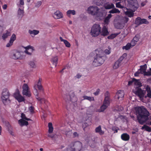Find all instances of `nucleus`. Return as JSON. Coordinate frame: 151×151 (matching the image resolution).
I'll use <instances>...</instances> for the list:
<instances>
[{"label":"nucleus","mask_w":151,"mask_h":151,"mask_svg":"<svg viewBox=\"0 0 151 151\" xmlns=\"http://www.w3.org/2000/svg\"><path fill=\"white\" fill-rule=\"evenodd\" d=\"M127 1L130 5H131L132 6H135V7L136 8V9L137 8V7L135 6L137 3V1L136 0H127Z\"/></svg>","instance_id":"25"},{"label":"nucleus","mask_w":151,"mask_h":151,"mask_svg":"<svg viewBox=\"0 0 151 151\" xmlns=\"http://www.w3.org/2000/svg\"><path fill=\"white\" fill-rule=\"evenodd\" d=\"M21 117L22 119H23L27 121H29L30 120V119L27 118L26 117L25 114L24 113H22L21 114Z\"/></svg>","instance_id":"43"},{"label":"nucleus","mask_w":151,"mask_h":151,"mask_svg":"<svg viewBox=\"0 0 151 151\" xmlns=\"http://www.w3.org/2000/svg\"><path fill=\"white\" fill-rule=\"evenodd\" d=\"M29 110L31 114H33L34 113V108L33 106H30L29 107Z\"/></svg>","instance_id":"45"},{"label":"nucleus","mask_w":151,"mask_h":151,"mask_svg":"<svg viewBox=\"0 0 151 151\" xmlns=\"http://www.w3.org/2000/svg\"><path fill=\"white\" fill-rule=\"evenodd\" d=\"M21 56L20 52L16 50H14L12 53L11 57L14 59L16 60L19 59Z\"/></svg>","instance_id":"12"},{"label":"nucleus","mask_w":151,"mask_h":151,"mask_svg":"<svg viewBox=\"0 0 151 151\" xmlns=\"http://www.w3.org/2000/svg\"><path fill=\"white\" fill-rule=\"evenodd\" d=\"M42 4V2L41 1H39L37 2L35 5L36 7H39Z\"/></svg>","instance_id":"52"},{"label":"nucleus","mask_w":151,"mask_h":151,"mask_svg":"<svg viewBox=\"0 0 151 151\" xmlns=\"http://www.w3.org/2000/svg\"><path fill=\"white\" fill-rule=\"evenodd\" d=\"M133 40L135 42H137L138 40V39L137 37H134Z\"/></svg>","instance_id":"60"},{"label":"nucleus","mask_w":151,"mask_h":151,"mask_svg":"<svg viewBox=\"0 0 151 151\" xmlns=\"http://www.w3.org/2000/svg\"><path fill=\"white\" fill-rule=\"evenodd\" d=\"M111 48L109 47L108 48V49H106L104 51V53L106 55H109L111 53Z\"/></svg>","instance_id":"44"},{"label":"nucleus","mask_w":151,"mask_h":151,"mask_svg":"<svg viewBox=\"0 0 151 151\" xmlns=\"http://www.w3.org/2000/svg\"><path fill=\"white\" fill-rule=\"evenodd\" d=\"M129 20L128 18L127 17H123L122 19V20L124 23H127Z\"/></svg>","instance_id":"47"},{"label":"nucleus","mask_w":151,"mask_h":151,"mask_svg":"<svg viewBox=\"0 0 151 151\" xmlns=\"http://www.w3.org/2000/svg\"><path fill=\"white\" fill-rule=\"evenodd\" d=\"M83 98L84 100H87L90 101H94V98L93 97L88 96H83Z\"/></svg>","instance_id":"33"},{"label":"nucleus","mask_w":151,"mask_h":151,"mask_svg":"<svg viewBox=\"0 0 151 151\" xmlns=\"http://www.w3.org/2000/svg\"><path fill=\"white\" fill-rule=\"evenodd\" d=\"M24 48L25 49V50L24 51L25 52L29 55H31L32 52L34 50L33 47L30 45L25 47Z\"/></svg>","instance_id":"13"},{"label":"nucleus","mask_w":151,"mask_h":151,"mask_svg":"<svg viewBox=\"0 0 151 151\" xmlns=\"http://www.w3.org/2000/svg\"><path fill=\"white\" fill-rule=\"evenodd\" d=\"M53 16L55 19H59L63 18V14L60 12L57 11L55 12Z\"/></svg>","instance_id":"17"},{"label":"nucleus","mask_w":151,"mask_h":151,"mask_svg":"<svg viewBox=\"0 0 151 151\" xmlns=\"http://www.w3.org/2000/svg\"><path fill=\"white\" fill-rule=\"evenodd\" d=\"M73 135L74 137H78V134L77 132H75L73 134Z\"/></svg>","instance_id":"59"},{"label":"nucleus","mask_w":151,"mask_h":151,"mask_svg":"<svg viewBox=\"0 0 151 151\" xmlns=\"http://www.w3.org/2000/svg\"><path fill=\"white\" fill-rule=\"evenodd\" d=\"M112 15L110 14H108L107 16L105 18L104 20V22L106 24H108L109 22L110 19L112 17Z\"/></svg>","instance_id":"29"},{"label":"nucleus","mask_w":151,"mask_h":151,"mask_svg":"<svg viewBox=\"0 0 151 151\" xmlns=\"http://www.w3.org/2000/svg\"><path fill=\"white\" fill-rule=\"evenodd\" d=\"M147 3V2H142L141 3V6H144L146 4V3Z\"/></svg>","instance_id":"62"},{"label":"nucleus","mask_w":151,"mask_h":151,"mask_svg":"<svg viewBox=\"0 0 151 151\" xmlns=\"http://www.w3.org/2000/svg\"><path fill=\"white\" fill-rule=\"evenodd\" d=\"M82 148V144L79 141H76L71 143L69 148L64 151H80Z\"/></svg>","instance_id":"5"},{"label":"nucleus","mask_w":151,"mask_h":151,"mask_svg":"<svg viewBox=\"0 0 151 151\" xmlns=\"http://www.w3.org/2000/svg\"><path fill=\"white\" fill-rule=\"evenodd\" d=\"M124 14L128 17H131L134 16L133 11L129 10L127 8H124Z\"/></svg>","instance_id":"15"},{"label":"nucleus","mask_w":151,"mask_h":151,"mask_svg":"<svg viewBox=\"0 0 151 151\" xmlns=\"http://www.w3.org/2000/svg\"><path fill=\"white\" fill-rule=\"evenodd\" d=\"M133 80L132 81H129L128 83V85L129 86H130L131 85L132 83H133Z\"/></svg>","instance_id":"61"},{"label":"nucleus","mask_w":151,"mask_h":151,"mask_svg":"<svg viewBox=\"0 0 151 151\" xmlns=\"http://www.w3.org/2000/svg\"><path fill=\"white\" fill-rule=\"evenodd\" d=\"M82 76V75H81L79 73H78L77 74L76 76V77L77 78H80Z\"/></svg>","instance_id":"58"},{"label":"nucleus","mask_w":151,"mask_h":151,"mask_svg":"<svg viewBox=\"0 0 151 151\" xmlns=\"http://www.w3.org/2000/svg\"><path fill=\"white\" fill-rule=\"evenodd\" d=\"M149 22L146 19H142L140 17H137L135 19V24L138 25H139L143 24H148Z\"/></svg>","instance_id":"10"},{"label":"nucleus","mask_w":151,"mask_h":151,"mask_svg":"<svg viewBox=\"0 0 151 151\" xmlns=\"http://www.w3.org/2000/svg\"><path fill=\"white\" fill-rule=\"evenodd\" d=\"M11 35L10 32L8 31H6V33L3 34L2 36V38L4 40H5L7 37Z\"/></svg>","instance_id":"34"},{"label":"nucleus","mask_w":151,"mask_h":151,"mask_svg":"<svg viewBox=\"0 0 151 151\" xmlns=\"http://www.w3.org/2000/svg\"><path fill=\"white\" fill-rule=\"evenodd\" d=\"M136 114L138 123L141 125L145 123L151 116L149 117L150 113L144 106H139L136 109Z\"/></svg>","instance_id":"1"},{"label":"nucleus","mask_w":151,"mask_h":151,"mask_svg":"<svg viewBox=\"0 0 151 151\" xmlns=\"http://www.w3.org/2000/svg\"><path fill=\"white\" fill-rule=\"evenodd\" d=\"M48 127L49 128L48 132L50 133H52L53 130V127L52 123L49 122L48 123Z\"/></svg>","instance_id":"31"},{"label":"nucleus","mask_w":151,"mask_h":151,"mask_svg":"<svg viewBox=\"0 0 151 151\" xmlns=\"http://www.w3.org/2000/svg\"><path fill=\"white\" fill-rule=\"evenodd\" d=\"M3 8L4 9H6L7 7V5L6 4H4L3 6Z\"/></svg>","instance_id":"64"},{"label":"nucleus","mask_w":151,"mask_h":151,"mask_svg":"<svg viewBox=\"0 0 151 151\" xmlns=\"http://www.w3.org/2000/svg\"><path fill=\"white\" fill-rule=\"evenodd\" d=\"M124 96V91L122 90L118 91L116 93L115 97L120 100H122Z\"/></svg>","instance_id":"16"},{"label":"nucleus","mask_w":151,"mask_h":151,"mask_svg":"<svg viewBox=\"0 0 151 151\" xmlns=\"http://www.w3.org/2000/svg\"><path fill=\"white\" fill-rule=\"evenodd\" d=\"M108 106L104 104L101 106L100 109L98 110L99 112H103L108 107Z\"/></svg>","instance_id":"28"},{"label":"nucleus","mask_w":151,"mask_h":151,"mask_svg":"<svg viewBox=\"0 0 151 151\" xmlns=\"http://www.w3.org/2000/svg\"><path fill=\"white\" fill-rule=\"evenodd\" d=\"M94 4L98 6L101 5L103 4L106 2L105 0H93Z\"/></svg>","instance_id":"22"},{"label":"nucleus","mask_w":151,"mask_h":151,"mask_svg":"<svg viewBox=\"0 0 151 151\" xmlns=\"http://www.w3.org/2000/svg\"><path fill=\"white\" fill-rule=\"evenodd\" d=\"M115 26L117 29H121L123 28V26L120 22H118L115 24Z\"/></svg>","instance_id":"36"},{"label":"nucleus","mask_w":151,"mask_h":151,"mask_svg":"<svg viewBox=\"0 0 151 151\" xmlns=\"http://www.w3.org/2000/svg\"><path fill=\"white\" fill-rule=\"evenodd\" d=\"M29 65L32 68H35L36 67V65L35 63L33 61H30L29 63Z\"/></svg>","instance_id":"46"},{"label":"nucleus","mask_w":151,"mask_h":151,"mask_svg":"<svg viewBox=\"0 0 151 151\" xmlns=\"http://www.w3.org/2000/svg\"><path fill=\"white\" fill-rule=\"evenodd\" d=\"M24 0H20V4L22 5L24 4Z\"/></svg>","instance_id":"63"},{"label":"nucleus","mask_w":151,"mask_h":151,"mask_svg":"<svg viewBox=\"0 0 151 151\" xmlns=\"http://www.w3.org/2000/svg\"><path fill=\"white\" fill-rule=\"evenodd\" d=\"M146 74V76H151V68H150V71H148Z\"/></svg>","instance_id":"54"},{"label":"nucleus","mask_w":151,"mask_h":151,"mask_svg":"<svg viewBox=\"0 0 151 151\" xmlns=\"http://www.w3.org/2000/svg\"><path fill=\"white\" fill-rule=\"evenodd\" d=\"M100 90L99 89H97L96 92L93 93V94L95 96H97L98 95L99 93Z\"/></svg>","instance_id":"51"},{"label":"nucleus","mask_w":151,"mask_h":151,"mask_svg":"<svg viewBox=\"0 0 151 151\" xmlns=\"http://www.w3.org/2000/svg\"><path fill=\"white\" fill-rule=\"evenodd\" d=\"M110 104V98H108V97L105 98L103 104L108 106H109Z\"/></svg>","instance_id":"27"},{"label":"nucleus","mask_w":151,"mask_h":151,"mask_svg":"<svg viewBox=\"0 0 151 151\" xmlns=\"http://www.w3.org/2000/svg\"><path fill=\"white\" fill-rule=\"evenodd\" d=\"M109 96V93L108 91H106L105 93V98L108 97V98H110Z\"/></svg>","instance_id":"53"},{"label":"nucleus","mask_w":151,"mask_h":151,"mask_svg":"<svg viewBox=\"0 0 151 151\" xmlns=\"http://www.w3.org/2000/svg\"><path fill=\"white\" fill-rule=\"evenodd\" d=\"M16 37L14 34H13L10 38V41L14 42V41L16 40Z\"/></svg>","instance_id":"42"},{"label":"nucleus","mask_w":151,"mask_h":151,"mask_svg":"<svg viewBox=\"0 0 151 151\" xmlns=\"http://www.w3.org/2000/svg\"><path fill=\"white\" fill-rule=\"evenodd\" d=\"M113 9L110 11L109 12L110 14H114V13H118L119 14L120 13V11L118 9L115 8L114 7Z\"/></svg>","instance_id":"32"},{"label":"nucleus","mask_w":151,"mask_h":151,"mask_svg":"<svg viewBox=\"0 0 151 151\" xmlns=\"http://www.w3.org/2000/svg\"><path fill=\"white\" fill-rule=\"evenodd\" d=\"M131 44L128 43L126 46L123 47L122 48L123 49H125L126 50H128L130 49L131 47Z\"/></svg>","instance_id":"37"},{"label":"nucleus","mask_w":151,"mask_h":151,"mask_svg":"<svg viewBox=\"0 0 151 151\" xmlns=\"http://www.w3.org/2000/svg\"><path fill=\"white\" fill-rule=\"evenodd\" d=\"M116 7L117 8L124 9V8H126L125 7H124L123 6H122L120 2L116 3Z\"/></svg>","instance_id":"41"},{"label":"nucleus","mask_w":151,"mask_h":151,"mask_svg":"<svg viewBox=\"0 0 151 151\" xmlns=\"http://www.w3.org/2000/svg\"><path fill=\"white\" fill-rule=\"evenodd\" d=\"M14 98L19 102L24 101L25 99L24 97L22 96L18 93H16L14 94Z\"/></svg>","instance_id":"14"},{"label":"nucleus","mask_w":151,"mask_h":151,"mask_svg":"<svg viewBox=\"0 0 151 151\" xmlns=\"http://www.w3.org/2000/svg\"><path fill=\"white\" fill-rule=\"evenodd\" d=\"M76 14V12L74 10H68L67 12V14L68 16L70 17L71 14L74 15Z\"/></svg>","instance_id":"30"},{"label":"nucleus","mask_w":151,"mask_h":151,"mask_svg":"<svg viewBox=\"0 0 151 151\" xmlns=\"http://www.w3.org/2000/svg\"><path fill=\"white\" fill-rule=\"evenodd\" d=\"M8 131L10 133V134L14 136V133L13 132V131L12 130V129H9Z\"/></svg>","instance_id":"56"},{"label":"nucleus","mask_w":151,"mask_h":151,"mask_svg":"<svg viewBox=\"0 0 151 151\" xmlns=\"http://www.w3.org/2000/svg\"><path fill=\"white\" fill-rule=\"evenodd\" d=\"M114 4L111 3V4H108L106 5L105 7L106 9H110L114 8Z\"/></svg>","instance_id":"35"},{"label":"nucleus","mask_w":151,"mask_h":151,"mask_svg":"<svg viewBox=\"0 0 151 151\" xmlns=\"http://www.w3.org/2000/svg\"><path fill=\"white\" fill-rule=\"evenodd\" d=\"M22 93L23 95L30 97L31 94L29 90V87L27 83H24L22 86Z\"/></svg>","instance_id":"8"},{"label":"nucleus","mask_w":151,"mask_h":151,"mask_svg":"<svg viewBox=\"0 0 151 151\" xmlns=\"http://www.w3.org/2000/svg\"><path fill=\"white\" fill-rule=\"evenodd\" d=\"M140 73L141 74V72L138 70L137 72H136L134 74V76H138Z\"/></svg>","instance_id":"49"},{"label":"nucleus","mask_w":151,"mask_h":151,"mask_svg":"<svg viewBox=\"0 0 151 151\" xmlns=\"http://www.w3.org/2000/svg\"><path fill=\"white\" fill-rule=\"evenodd\" d=\"M117 35L116 34H112L110 35L107 37V38L109 39H112L115 38Z\"/></svg>","instance_id":"39"},{"label":"nucleus","mask_w":151,"mask_h":151,"mask_svg":"<svg viewBox=\"0 0 151 151\" xmlns=\"http://www.w3.org/2000/svg\"><path fill=\"white\" fill-rule=\"evenodd\" d=\"M147 68V65L145 64L143 65L140 66V68L139 69V70L141 72V74H144V76H146V74H147L146 73L147 72L146 71Z\"/></svg>","instance_id":"18"},{"label":"nucleus","mask_w":151,"mask_h":151,"mask_svg":"<svg viewBox=\"0 0 151 151\" xmlns=\"http://www.w3.org/2000/svg\"><path fill=\"white\" fill-rule=\"evenodd\" d=\"M145 93V91L142 90L141 88H139L134 92L136 95H137L141 99H143L144 97Z\"/></svg>","instance_id":"9"},{"label":"nucleus","mask_w":151,"mask_h":151,"mask_svg":"<svg viewBox=\"0 0 151 151\" xmlns=\"http://www.w3.org/2000/svg\"><path fill=\"white\" fill-rule=\"evenodd\" d=\"M133 129L134 130V131H132V134H135L136 132L138 131V129L137 128H136L135 129Z\"/></svg>","instance_id":"57"},{"label":"nucleus","mask_w":151,"mask_h":151,"mask_svg":"<svg viewBox=\"0 0 151 151\" xmlns=\"http://www.w3.org/2000/svg\"><path fill=\"white\" fill-rule=\"evenodd\" d=\"M121 138L123 141H127L130 139L129 135L127 133H124L121 135Z\"/></svg>","instance_id":"21"},{"label":"nucleus","mask_w":151,"mask_h":151,"mask_svg":"<svg viewBox=\"0 0 151 151\" xmlns=\"http://www.w3.org/2000/svg\"><path fill=\"white\" fill-rule=\"evenodd\" d=\"M13 42L9 40V42L7 44L6 46L7 47H10L12 45Z\"/></svg>","instance_id":"50"},{"label":"nucleus","mask_w":151,"mask_h":151,"mask_svg":"<svg viewBox=\"0 0 151 151\" xmlns=\"http://www.w3.org/2000/svg\"><path fill=\"white\" fill-rule=\"evenodd\" d=\"M29 32L30 34H34L35 35H37L38 34L39 32V31L38 30H34L32 31L29 30Z\"/></svg>","instance_id":"38"},{"label":"nucleus","mask_w":151,"mask_h":151,"mask_svg":"<svg viewBox=\"0 0 151 151\" xmlns=\"http://www.w3.org/2000/svg\"><path fill=\"white\" fill-rule=\"evenodd\" d=\"M18 123L21 126L24 125L27 126L28 124V122L22 119L19 120L18 121Z\"/></svg>","instance_id":"23"},{"label":"nucleus","mask_w":151,"mask_h":151,"mask_svg":"<svg viewBox=\"0 0 151 151\" xmlns=\"http://www.w3.org/2000/svg\"><path fill=\"white\" fill-rule=\"evenodd\" d=\"M124 55V54L123 56L120 57L119 58L115 63L113 66V68L114 69H116L118 68L121 65V61L124 58L123 56Z\"/></svg>","instance_id":"11"},{"label":"nucleus","mask_w":151,"mask_h":151,"mask_svg":"<svg viewBox=\"0 0 151 151\" xmlns=\"http://www.w3.org/2000/svg\"><path fill=\"white\" fill-rule=\"evenodd\" d=\"M64 43L66 47H70V44L67 40H65V42H64Z\"/></svg>","instance_id":"48"},{"label":"nucleus","mask_w":151,"mask_h":151,"mask_svg":"<svg viewBox=\"0 0 151 151\" xmlns=\"http://www.w3.org/2000/svg\"><path fill=\"white\" fill-rule=\"evenodd\" d=\"M10 94L9 91L7 89L3 90L2 93L1 99L3 103L6 105L8 104V103H9L10 101L9 99Z\"/></svg>","instance_id":"7"},{"label":"nucleus","mask_w":151,"mask_h":151,"mask_svg":"<svg viewBox=\"0 0 151 151\" xmlns=\"http://www.w3.org/2000/svg\"><path fill=\"white\" fill-rule=\"evenodd\" d=\"M58 57L55 56L51 60V61L53 64L55 65V66L56 67L58 63Z\"/></svg>","instance_id":"26"},{"label":"nucleus","mask_w":151,"mask_h":151,"mask_svg":"<svg viewBox=\"0 0 151 151\" xmlns=\"http://www.w3.org/2000/svg\"><path fill=\"white\" fill-rule=\"evenodd\" d=\"M101 33V27L99 24H95L91 27L90 32L91 35L93 37H96Z\"/></svg>","instance_id":"6"},{"label":"nucleus","mask_w":151,"mask_h":151,"mask_svg":"<svg viewBox=\"0 0 151 151\" xmlns=\"http://www.w3.org/2000/svg\"><path fill=\"white\" fill-rule=\"evenodd\" d=\"M109 33L107 28L106 26H104L102 31H101V35L103 36H107L109 35Z\"/></svg>","instance_id":"19"},{"label":"nucleus","mask_w":151,"mask_h":151,"mask_svg":"<svg viewBox=\"0 0 151 151\" xmlns=\"http://www.w3.org/2000/svg\"><path fill=\"white\" fill-rule=\"evenodd\" d=\"M95 132L96 133H99L100 135H102L104 134V132L101 130V126H99L95 129Z\"/></svg>","instance_id":"24"},{"label":"nucleus","mask_w":151,"mask_h":151,"mask_svg":"<svg viewBox=\"0 0 151 151\" xmlns=\"http://www.w3.org/2000/svg\"><path fill=\"white\" fill-rule=\"evenodd\" d=\"M95 51L96 55L94 57L93 65L94 67L99 66L104 63L106 59V56L103 51L100 49L96 50Z\"/></svg>","instance_id":"2"},{"label":"nucleus","mask_w":151,"mask_h":151,"mask_svg":"<svg viewBox=\"0 0 151 151\" xmlns=\"http://www.w3.org/2000/svg\"><path fill=\"white\" fill-rule=\"evenodd\" d=\"M87 11L89 14L96 18L101 19L103 17V12L96 6H89L88 8Z\"/></svg>","instance_id":"3"},{"label":"nucleus","mask_w":151,"mask_h":151,"mask_svg":"<svg viewBox=\"0 0 151 151\" xmlns=\"http://www.w3.org/2000/svg\"><path fill=\"white\" fill-rule=\"evenodd\" d=\"M145 130L148 132H151V128L147 125H146Z\"/></svg>","instance_id":"55"},{"label":"nucleus","mask_w":151,"mask_h":151,"mask_svg":"<svg viewBox=\"0 0 151 151\" xmlns=\"http://www.w3.org/2000/svg\"><path fill=\"white\" fill-rule=\"evenodd\" d=\"M42 79L39 78L38 81L35 82L34 86L33 93L34 95L36 96L37 99L39 101H41V99L38 97L39 93L38 92L37 89L40 91L44 92V89L41 85Z\"/></svg>","instance_id":"4"},{"label":"nucleus","mask_w":151,"mask_h":151,"mask_svg":"<svg viewBox=\"0 0 151 151\" xmlns=\"http://www.w3.org/2000/svg\"><path fill=\"white\" fill-rule=\"evenodd\" d=\"M145 91L147 92V94L145 96V97L146 98L148 97L150 99H151V89L150 87L148 85H147L146 87Z\"/></svg>","instance_id":"20"},{"label":"nucleus","mask_w":151,"mask_h":151,"mask_svg":"<svg viewBox=\"0 0 151 151\" xmlns=\"http://www.w3.org/2000/svg\"><path fill=\"white\" fill-rule=\"evenodd\" d=\"M18 15L22 17L24 14V10L19 8L18 10Z\"/></svg>","instance_id":"40"}]
</instances>
